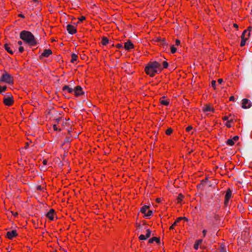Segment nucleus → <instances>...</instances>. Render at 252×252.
I'll return each mask as SVG.
<instances>
[{
	"label": "nucleus",
	"mask_w": 252,
	"mask_h": 252,
	"mask_svg": "<svg viewBox=\"0 0 252 252\" xmlns=\"http://www.w3.org/2000/svg\"><path fill=\"white\" fill-rule=\"evenodd\" d=\"M29 143H26V145H25V148H25V149H27L28 148V147H29Z\"/></svg>",
	"instance_id": "obj_48"
},
{
	"label": "nucleus",
	"mask_w": 252,
	"mask_h": 252,
	"mask_svg": "<svg viewBox=\"0 0 252 252\" xmlns=\"http://www.w3.org/2000/svg\"><path fill=\"white\" fill-rule=\"evenodd\" d=\"M22 42L21 41H18V45H22Z\"/></svg>",
	"instance_id": "obj_53"
},
{
	"label": "nucleus",
	"mask_w": 252,
	"mask_h": 252,
	"mask_svg": "<svg viewBox=\"0 0 252 252\" xmlns=\"http://www.w3.org/2000/svg\"><path fill=\"white\" fill-rule=\"evenodd\" d=\"M113 46H114V45L112 44V47H113Z\"/></svg>",
	"instance_id": "obj_59"
},
{
	"label": "nucleus",
	"mask_w": 252,
	"mask_h": 252,
	"mask_svg": "<svg viewBox=\"0 0 252 252\" xmlns=\"http://www.w3.org/2000/svg\"><path fill=\"white\" fill-rule=\"evenodd\" d=\"M230 126L229 125H228V124H226V126Z\"/></svg>",
	"instance_id": "obj_56"
},
{
	"label": "nucleus",
	"mask_w": 252,
	"mask_h": 252,
	"mask_svg": "<svg viewBox=\"0 0 252 252\" xmlns=\"http://www.w3.org/2000/svg\"><path fill=\"white\" fill-rule=\"evenodd\" d=\"M202 239H198L195 242L193 248L195 250H197L198 249L199 246L202 243Z\"/></svg>",
	"instance_id": "obj_18"
},
{
	"label": "nucleus",
	"mask_w": 252,
	"mask_h": 252,
	"mask_svg": "<svg viewBox=\"0 0 252 252\" xmlns=\"http://www.w3.org/2000/svg\"><path fill=\"white\" fill-rule=\"evenodd\" d=\"M78 59V56L75 54H72L71 55V62L74 63L77 61Z\"/></svg>",
	"instance_id": "obj_22"
},
{
	"label": "nucleus",
	"mask_w": 252,
	"mask_h": 252,
	"mask_svg": "<svg viewBox=\"0 0 252 252\" xmlns=\"http://www.w3.org/2000/svg\"><path fill=\"white\" fill-rule=\"evenodd\" d=\"M193 129V127H186V131L187 132H189L191 131Z\"/></svg>",
	"instance_id": "obj_35"
},
{
	"label": "nucleus",
	"mask_w": 252,
	"mask_h": 252,
	"mask_svg": "<svg viewBox=\"0 0 252 252\" xmlns=\"http://www.w3.org/2000/svg\"><path fill=\"white\" fill-rule=\"evenodd\" d=\"M216 81L215 80H213L211 82L212 87L214 88V89H216Z\"/></svg>",
	"instance_id": "obj_34"
},
{
	"label": "nucleus",
	"mask_w": 252,
	"mask_h": 252,
	"mask_svg": "<svg viewBox=\"0 0 252 252\" xmlns=\"http://www.w3.org/2000/svg\"><path fill=\"white\" fill-rule=\"evenodd\" d=\"M0 81L12 85L14 83L13 77L7 72L4 71L1 76Z\"/></svg>",
	"instance_id": "obj_4"
},
{
	"label": "nucleus",
	"mask_w": 252,
	"mask_h": 252,
	"mask_svg": "<svg viewBox=\"0 0 252 252\" xmlns=\"http://www.w3.org/2000/svg\"><path fill=\"white\" fill-rule=\"evenodd\" d=\"M7 87L6 86H0V94L2 93L3 92H5L6 90Z\"/></svg>",
	"instance_id": "obj_27"
},
{
	"label": "nucleus",
	"mask_w": 252,
	"mask_h": 252,
	"mask_svg": "<svg viewBox=\"0 0 252 252\" xmlns=\"http://www.w3.org/2000/svg\"><path fill=\"white\" fill-rule=\"evenodd\" d=\"M175 226V225H173V223L172 225L169 228L170 230H173Z\"/></svg>",
	"instance_id": "obj_50"
},
{
	"label": "nucleus",
	"mask_w": 252,
	"mask_h": 252,
	"mask_svg": "<svg viewBox=\"0 0 252 252\" xmlns=\"http://www.w3.org/2000/svg\"><path fill=\"white\" fill-rule=\"evenodd\" d=\"M207 233V230L206 229H204L202 231L203 237H205Z\"/></svg>",
	"instance_id": "obj_43"
},
{
	"label": "nucleus",
	"mask_w": 252,
	"mask_h": 252,
	"mask_svg": "<svg viewBox=\"0 0 252 252\" xmlns=\"http://www.w3.org/2000/svg\"><path fill=\"white\" fill-rule=\"evenodd\" d=\"M251 136L252 138V134H251Z\"/></svg>",
	"instance_id": "obj_58"
},
{
	"label": "nucleus",
	"mask_w": 252,
	"mask_h": 252,
	"mask_svg": "<svg viewBox=\"0 0 252 252\" xmlns=\"http://www.w3.org/2000/svg\"><path fill=\"white\" fill-rule=\"evenodd\" d=\"M68 132L70 133L72 131V127H70V129H68Z\"/></svg>",
	"instance_id": "obj_54"
},
{
	"label": "nucleus",
	"mask_w": 252,
	"mask_h": 252,
	"mask_svg": "<svg viewBox=\"0 0 252 252\" xmlns=\"http://www.w3.org/2000/svg\"><path fill=\"white\" fill-rule=\"evenodd\" d=\"M163 68H167L168 66V63L166 61H164L162 63Z\"/></svg>",
	"instance_id": "obj_32"
},
{
	"label": "nucleus",
	"mask_w": 252,
	"mask_h": 252,
	"mask_svg": "<svg viewBox=\"0 0 252 252\" xmlns=\"http://www.w3.org/2000/svg\"><path fill=\"white\" fill-rule=\"evenodd\" d=\"M139 239L140 240H146L147 238H146V236L143 235V234H141L139 236Z\"/></svg>",
	"instance_id": "obj_31"
},
{
	"label": "nucleus",
	"mask_w": 252,
	"mask_h": 252,
	"mask_svg": "<svg viewBox=\"0 0 252 252\" xmlns=\"http://www.w3.org/2000/svg\"><path fill=\"white\" fill-rule=\"evenodd\" d=\"M34 1H37L38 0H33Z\"/></svg>",
	"instance_id": "obj_57"
},
{
	"label": "nucleus",
	"mask_w": 252,
	"mask_h": 252,
	"mask_svg": "<svg viewBox=\"0 0 252 252\" xmlns=\"http://www.w3.org/2000/svg\"><path fill=\"white\" fill-rule=\"evenodd\" d=\"M4 48L5 50L9 54L11 55L13 54L14 51L13 50V47L10 44H5L4 45Z\"/></svg>",
	"instance_id": "obj_15"
},
{
	"label": "nucleus",
	"mask_w": 252,
	"mask_h": 252,
	"mask_svg": "<svg viewBox=\"0 0 252 252\" xmlns=\"http://www.w3.org/2000/svg\"><path fill=\"white\" fill-rule=\"evenodd\" d=\"M19 51L20 53H22L24 51V48L22 46H20L19 48Z\"/></svg>",
	"instance_id": "obj_42"
},
{
	"label": "nucleus",
	"mask_w": 252,
	"mask_h": 252,
	"mask_svg": "<svg viewBox=\"0 0 252 252\" xmlns=\"http://www.w3.org/2000/svg\"><path fill=\"white\" fill-rule=\"evenodd\" d=\"M252 106V103L247 98H244L242 100V107L244 109L250 108Z\"/></svg>",
	"instance_id": "obj_8"
},
{
	"label": "nucleus",
	"mask_w": 252,
	"mask_h": 252,
	"mask_svg": "<svg viewBox=\"0 0 252 252\" xmlns=\"http://www.w3.org/2000/svg\"><path fill=\"white\" fill-rule=\"evenodd\" d=\"M226 143L227 145L229 146H233L234 144V142L232 139H228Z\"/></svg>",
	"instance_id": "obj_25"
},
{
	"label": "nucleus",
	"mask_w": 252,
	"mask_h": 252,
	"mask_svg": "<svg viewBox=\"0 0 252 252\" xmlns=\"http://www.w3.org/2000/svg\"><path fill=\"white\" fill-rule=\"evenodd\" d=\"M183 196L181 194H180L178 197V202H180L182 200V198H183Z\"/></svg>",
	"instance_id": "obj_37"
},
{
	"label": "nucleus",
	"mask_w": 252,
	"mask_h": 252,
	"mask_svg": "<svg viewBox=\"0 0 252 252\" xmlns=\"http://www.w3.org/2000/svg\"><path fill=\"white\" fill-rule=\"evenodd\" d=\"M63 91L64 92H66L68 93H72L73 92V89L70 87H69L68 86H64L63 88Z\"/></svg>",
	"instance_id": "obj_17"
},
{
	"label": "nucleus",
	"mask_w": 252,
	"mask_h": 252,
	"mask_svg": "<svg viewBox=\"0 0 252 252\" xmlns=\"http://www.w3.org/2000/svg\"><path fill=\"white\" fill-rule=\"evenodd\" d=\"M173 131V130L171 128H169L166 130V134L167 135H170Z\"/></svg>",
	"instance_id": "obj_33"
},
{
	"label": "nucleus",
	"mask_w": 252,
	"mask_h": 252,
	"mask_svg": "<svg viewBox=\"0 0 252 252\" xmlns=\"http://www.w3.org/2000/svg\"><path fill=\"white\" fill-rule=\"evenodd\" d=\"M72 137H76V135L74 136V135H71Z\"/></svg>",
	"instance_id": "obj_55"
},
{
	"label": "nucleus",
	"mask_w": 252,
	"mask_h": 252,
	"mask_svg": "<svg viewBox=\"0 0 252 252\" xmlns=\"http://www.w3.org/2000/svg\"><path fill=\"white\" fill-rule=\"evenodd\" d=\"M43 163L44 164V165H46L47 163V161L46 160H44L43 161Z\"/></svg>",
	"instance_id": "obj_52"
},
{
	"label": "nucleus",
	"mask_w": 252,
	"mask_h": 252,
	"mask_svg": "<svg viewBox=\"0 0 252 252\" xmlns=\"http://www.w3.org/2000/svg\"><path fill=\"white\" fill-rule=\"evenodd\" d=\"M3 102L5 106H12L14 104V99L12 94L7 93L3 97Z\"/></svg>",
	"instance_id": "obj_5"
},
{
	"label": "nucleus",
	"mask_w": 252,
	"mask_h": 252,
	"mask_svg": "<svg viewBox=\"0 0 252 252\" xmlns=\"http://www.w3.org/2000/svg\"><path fill=\"white\" fill-rule=\"evenodd\" d=\"M17 235V233L16 230H12L11 231H7L6 233V237L9 239H12Z\"/></svg>",
	"instance_id": "obj_12"
},
{
	"label": "nucleus",
	"mask_w": 252,
	"mask_h": 252,
	"mask_svg": "<svg viewBox=\"0 0 252 252\" xmlns=\"http://www.w3.org/2000/svg\"><path fill=\"white\" fill-rule=\"evenodd\" d=\"M18 16L19 17H21V18H25L24 15L22 14H19Z\"/></svg>",
	"instance_id": "obj_47"
},
{
	"label": "nucleus",
	"mask_w": 252,
	"mask_h": 252,
	"mask_svg": "<svg viewBox=\"0 0 252 252\" xmlns=\"http://www.w3.org/2000/svg\"><path fill=\"white\" fill-rule=\"evenodd\" d=\"M153 215V211L151 210H148V212L146 213L145 217H150Z\"/></svg>",
	"instance_id": "obj_30"
},
{
	"label": "nucleus",
	"mask_w": 252,
	"mask_h": 252,
	"mask_svg": "<svg viewBox=\"0 0 252 252\" xmlns=\"http://www.w3.org/2000/svg\"><path fill=\"white\" fill-rule=\"evenodd\" d=\"M109 43V40L106 37H103L101 39V44L103 45H106Z\"/></svg>",
	"instance_id": "obj_21"
},
{
	"label": "nucleus",
	"mask_w": 252,
	"mask_h": 252,
	"mask_svg": "<svg viewBox=\"0 0 252 252\" xmlns=\"http://www.w3.org/2000/svg\"><path fill=\"white\" fill-rule=\"evenodd\" d=\"M232 139L233 140L234 142L236 141L239 139V136L237 135L233 137Z\"/></svg>",
	"instance_id": "obj_39"
},
{
	"label": "nucleus",
	"mask_w": 252,
	"mask_h": 252,
	"mask_svg": "<svg viewBox=\"0 0 252 252\" xmlns=\"http://www.w3.org/2000/svg\"><path fill=\"white\" fill-rule=\"evenodd\" d=\"M232 195V190L230 189H228L226 191L224 198V206L227 207L228 205L230 199L231 198Z\"/></svg>",
	"instance_id": "obj_7"
},
{
	"label": "nucleus",
	"mask_w": 252,
	"mask_h": 252,
	"mask_svg": "<svg viewBox=\"0 0 252 252\" xmlns=\"http://www.w3.org/2000/svg\"><path fill=\"white\" fill-rule=\"evenodd\" d=\"M115 46L118 49H121L123 48V45L121 43H118L116 44Z\"/></svg>",
	"instance_id": "obj_36"
},
{
	"label": "nucleus",
	"mask_w": 252,
	"mask_h": 252,
	"mask_svg": "<svg viewBox=\"0 0 252 252\" xmlns=\"http://www.w3.org/2000/svg\"><path fill=\"white\" fill-rule=\"evenodd\" d=\"M52 54V51L51 49H45L41 54V56L47 58Z\"/></svg>",
	"instance_id": "obj_14"
},
{
	"label": "nucleus",
	"mask_w": 252,
	"mask_h": 252,
	"mask_svg": "<svg viewBox=\"0 0 252 252\" xmlns=\"http://www.w3.org/2000/svg\"><path fill=\"white\" fill-rule=\"evenodd\" d=\"M53 128L54 131H57L58 130H61V129L59 128V127L55 126V127H53Z\"/></svg>",
	"instance_id": "obj_44"
},
{
	"label": "nucleus",
	"mask_w": 252,
	"mask_h": 252,
	"mask_svg": "<svg viewBox=\"0 0 252 252\" xmlns=\"http://www.w3.org/2000/svg\"><path fill=\"white\" fill-rule=\"evenodd\" d=\"M215 252H227V251L224 246L221 245L220 246V249L218 251H216Z\"/></svg>",
	"instance_id": "obj_24"
},
{
	"label": "nucleus",
	"mask_w": 252,
	"mask_h": 252,
	"mask_svg": "<svg viewBox=\"0 0 252 252\" xmlns=\"http://www.w3.org/2000/svg\"><path fill=\"white\" fill-rule=\"evenodd\" d=\"M162 68L157 61L149 62L145 68V73L150 77H154L156 73L160 72Z\"/></svg>",
	"instance_id": "obj_1"
},
{
	"label": "nucleus",
	"mask_w": 252,
	"mask_h": 252,
	"mask_svg": "<svg viewBox=\"0 0 252 252\" xmlns=\"http://www.w3.org/2000/svg\"><path fill=\"white\" fill-rule=\"evenodd\" d=\"M157 202L159 203L161 201V199L159 198H158L156 199Z\"/></svg>",
	"instance_id": "obj_51"
},
{
	"label": "nucleus",
	"mask_w": 252,
	"mask_h": 252,
	"mask_svg": "<svg viewBox=\"0 0 252 252\" xmlns=\"http://www.w3.org/2000/svg\"><path fill=\"white\" fill-rule=\"evenodd\" d=\"M78 20H79V21L78 22V23L79 22H82L83 21L85 20L86 17L85 16H81V17H78Z\"/></svg>",
	"instance_id": "obj_29"
},
{
	"label": "nucleus",
	"mask_w": 252,
	"mask_h": 252,
	"mask_svg": "<svg viewBox=\"0 0 252 252\" xmlns=\"http://www.w3.org/2000/svg\"><path fill=\"white\" fill-rule=\"evenodd\" d=\"M175 44L176 46H179L180 44V41L179 39H176L175 41Z\"/></svg>",
	"instance_id": "obj_40"
},
{
	"label": "nucleus",
	"mask_w": 252,
	"mask_h": 252,
	"mask_svg": "<svg viewBox=\"0 0 252 252\" xmlns=\"http://www.w3.org/2000/svg\"><path fill=\"white\" fill-rule=\"evenodd\" d=\"M71 141V139L69 137H66L65 139V142L69 143Z\"/></svg>",
	"instance_id": "obj_38"
},
{
	"label": "nucleus",
	"mask_w": 252,
	"mask_h": 252,
	"mask_svg": "<svg viewBox=\"0 0 252 252\" xmlns=\"http://www.w3.org/2000/svg\"><path fill=\"white\" fill-rule=\"evenodd\" d=\"M55 213V210L53 209H51L49 210V211L47 213L46 217L49 218L50 220H54V215Z\"/></svg>",
	"instance_id": "obj_16"
},
{
	"label": "nucleus",
	"mask_w": 252,
	"mask_h": 252,
	"mask_svg": "<svg viewBox=\"0 0 252 252\" xmlns=\"http://www.w3.org/2000/svg\"><path fill=\"white\" fill-rule=\"evenodd\" d=\"M235 100V97L234 96H231L229 97V101H234Z\"/></svg>",
	"instance_id": "obj_41"
},
{
	"label": "nucleus",
	"mask_w": 252,
	"mask_h": 252,
	"mask_svg": "<svg viewBox=\"0 0 252 252\" xmlns=\"http://www.w3.org/2000/svg\"><path fill=\"white\" fill-rule=\"evenodd\" d=\"M73 92L74 93V95L76 96H78L83 94L82 88L79 86L75 87L74 89L73 90Z\"/></svg>",
	"instance_id": "obj_11"
},
{
	"label": "nucleus",
	"mask_w": 252,
	"mask_h": 252,
	"mask_svg": "<svg viewBox=\"0 0 252 252\" xmlns=\"http://www.w3.org/2000/svg\"><path fill=\"white\" fill-rule=\"evenodd\" d=\"M20 37L25 42L31 46H34L37 43L34 35L29 31H22L20 34Z\"/></svg>",
	"instance_id": "obj_2"
},
{
	"label": "nucleus",
	"mask_w": 252,
	"mask_h": 252,
	"mask_svg": "<svg viewBox=\"0 0 252 252\" xmlns=\"http://www.w3.org/2000/svg\"><path fill=\"white\" fill-rule=\"evenodd\" d=\"M149 206H146V205L143 206L141 208V210H140L142 214H144V215L145 216L147 213L146 212H147V210L149 209Z\"/></svg>",
	"instance_id": "obj_20"
},
{
	"label": "nucleus",
	"mask_w": 252,
	"mask_h": 252,
	"mask_svg": "<svg viewBox=\"0 0 252 252\" xmlns=\"http://www.w3.org/2000/svg\"><path fill=\"white\" fill-rule=\"evenodd\" d=\"M134 46L130 40H128L127 41H126V42L125 43L124 48L126 50L128 51V50L134 49Z\"/></svg>",
	"instance_id": "obj_10"
},
{
	"label": "nucleus",
	"mask_w": 252,
	"mask_h": 252,
	"mask_svg": "<svg viewBox=\"0 0 252 252\" xmlns=\"http://www.w3.org/2000/svg\"><path fill=\"white\" fill-rule=\"evenodd\" d=\"M202 111L208 116H211L215 112L214 107L210 104H206L202 108Z\"/></svg>",
	"instance_id": "obj_6"
},
{
	"label": "nucleus",
	"mask_w": 252,
	"mask_h": 252,
	"mask_svg": "<svg viewBox=\"0 0 252 252\" xmlns=\"http://www.w3.org/2000/svg\"><path fill=\"white\" fill-rule=\"evenodd\" d=\"M160 103L165 106H168L169 104L170 100L168 99H165V96H162L159 99Z\"/></svg>",
	"instance_id": "obj_13"
},
{
	"label": "nucleus",
	"mask_w": 252,
	"mask_h": 252,
	"mask_svg": "<svg viewBox=\"0 0 252 252\" xmlns=\"http://www.w3.org/2000/svg\"><path fill=\"white\" fill-rule=\"evenodd\" d=\"M151 231L149 229H147L146 234L145 235L146 238H149L151 236Z\"/></svg>",
	"instance_id": "obj_28"
},
{
	"label": "nucleus",
	"mask_w": 252,
	"mask_h": 252,
	"mask_svg": "<svg viewBox=\"0 0 252 252\" xmlns=\"http://www.w3.org/2000/svg\"><path fill=\"white\" fill-rule=\"evenodd\" d=\"M233 27L236 29L237 30H238V25L236 24V23H234L233 25Z\"/></svg>",
	"instance_id": "obj_45"
},
{
	"label": "nucleus",
	"mask_w": 252,
	"mask_h": 252,
	"mask_svg": "<svg viewBox=\"0 0 252 252\" xmlns=\"http://www.w3.org/2000/svg\"><path fill=\"white\" fill-rule=\"evenodd\" d=\"M154 241L156 242L157 243H160V239L158 237H154L149 240V243L152 244Z\"/></svg>",
	"instance_id": "obj_19"
},
{
	"label": "nucleus",
	"mask_w": 252,
	"mask_h": 252,
	"mask_svg": "<svg viewBox=\"0 0 252 252\" xmlns=\"http://www.w3.org/2000/svg\"><path fill=\"white\" fill-rule=\"evenodd\" d=\"M251 27H248L247 30L243 31L241 35V41L240 46L243 47L245 45L246 41L249 39L251 35Z\"/></svg>",
	"instance_id": "obj_3"
},
{
	"label": "nucleus",
	"mask_w": 252,
	"mask_h": 252,
	"mask_svg": "<svg viewBox=\"0 0 252 252\" xmlns=\"http://www.w3.org/2000/svg\"><path fill=\"white\" fill-rule=\"evenodd\" d=\"M66 30L68 32L71 34H74L77 32L76 27L70 24L67 25Z\"/></svg>",
	"instance_id": "obj_9"
},
{
	"label": "nucleus",
	"mask_w": 252,
	"mask_h": 252,
	"mask_svg": "<svg viewBox=\"0 0 252 252\" xmlns=\"http://www.w3.org/2000/svg\"><path fill=\"white\" fill-rule=\"evenodd\" d=\"M222 79L220 78L218 79V82L220 84L222 83Z\"/></svg>",
	"instance_id": "obj_46"
},
{
	"label": "nucleus",
	"mask_w": 252,
	"mask_h": 252,
	"mask_svg": "<svg viewBox=\"0 0 252 252\" xmlns=\"http://www.w3.org/2000/svg\"><path fill=\"white\" fill-rule=\"evenodd\" d=\"M183 219L188 220V219L185 217H184V218L183 217H179L173 223V225H176L177 224V223Z\"/></svg>",
	"instance_id": "obj_23"
},
{
	"label": "nucleus",
	"mask_w": 252,
	"mask_h": 252,
	"mask_svg": "<svg viewBox=\"0 0 252 252\" xmlns=\"http://www.w3.org/2000/svg\"><path fill=\"white\" fill-rule=\"evenodd\" d=\"M42 189V188L41 187V186H38L37 187V190H40Z\"/></svg>",
	"instance_id": "obj_49"
},
{
	"label": "nucleus",
	"mask_w": 252,
	"mask_h": 252,
	"mask_svg": "<svg viewBox=\"0 0 252 252\" xmlns=\"http://www.w3.org/2000/svg\"><path fill=\"white\" fill-rule=\"evenodd\" d=\"M170 49H171V52L172 54H174L177 51V49H176V47H174V45H172L171 46Z\"/></svg>",
	"instance_id": "obj_26"
}]
</instances>
